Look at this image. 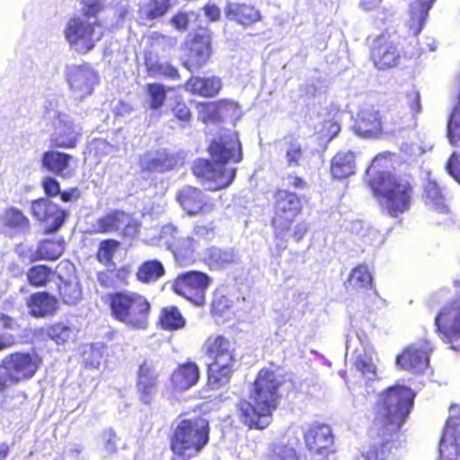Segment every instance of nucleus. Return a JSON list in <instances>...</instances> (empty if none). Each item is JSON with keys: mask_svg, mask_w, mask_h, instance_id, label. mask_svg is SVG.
Instances as JSON below:
<instances>
[{"mask_svg": "<svg viewBox=\"0 0 460 460\" xmlns=\"http://www.w3.org/2000/svg\"><path fill=\"white\" fill-rule=\"evenodd\" d=\"M211 428L205 414L180 420L168 437L171 460H190L208 445Z\"/></svg>", "mask_w": 460, "mask_h": 460, "instance_id": "obj_3", "label": "nucleus"}, {"mask_svg": "<svg viewBox=\"0 0 460 460\" xmlns=\"http://www.w3.org/2000/svg\"><path fill=\"white\" fill-rule=\"evenodd\" d=\"M395 363L402 370L419 375L428 369L429 355L423 348L410 345L396 356Z\"/></svg>", "mask_w": 460, "mask_h": 460, "instance_id": "obj_24", "label": "nucleus"}, {"mask_svg": "<svg viewBox=\"0 0 460 460\" xmlns=\"http://www.w3.org/2000/svg\"><path fill=\"white\" fill-rule=\"evenodd\" d=\"M288 187L294 190H303L308 187L307 181L301 176L289 173L286 176Z\"/></svg>", "mask_w": 460, "mask_h": 460, "instance_id": "obj_62", "label": "nucleus"}, {"mask_svg": "<svg viewBox=\"0 0 460 460\" xmlns=\"http://www.w3.org/2000/svg\"><path fill=\"white\" fill-rule=\"evenodd\" d=\"M64 36L70 46L76 48L79 53L86 54L103 38L104 26L100 20L90 22L73 16L65 26Z\"/></svg>", "mask_w": 460, "mask_h": 460, "instance_id": "obj_10", "label": "nucleus"}, {"mask_svg": "<svg viewBox=\"0 0 460 460\" xmlns=\"http://www.w3.org/2000/svg\"><path fill=\"white\" fill-rule=\"evenodd\" d=\"M157 325L166 332H177L186 327L187 320L178 306L170 305L161 308Z\"/></svg>", "mask_w": 460, "mask_h": 460, "instance_id": "obj_35", "label": "nucleus"}, {"mask_svg": "<svg viewBox=\"0 0 460 460\" xmlns=\"http://www.w3.org/2000/svg\"><path fill=\"white\" fill-rule=\"evenodd\" d=\"M171 7V2L167 0H151L146 16L149 19H156L164 15Z\"/></svg>", "mask_w": 460, "mask_h": 460, "instance_id": "obj_56", "label": "nucleus"}, {"mask_svg": "<svg viewBox=\"0 0 460 460\" xmlns=\"http://www.w3.org/2000/svg\"><path fill=\"white\" fill-rule=\"evenodd\" d=\"M31 214L44 228V234H53L64 225L67 212L57 203L46 198L31 202Z\"/></svg>", "mask_w": 460, "mask_h": 460, "instance_id": "obj_17", "label": "nucleus"}, {"mask_svg": "<svg viewBox=\"0 0 460 460\" xmlns=\"http://www.w3.org/2000/svg\"><path fill=\"white\" fill-rule=\"evenodd\" d=\"M221 79L217 76L201 77L190 76L185 81L183 88L192 95L203 98H214L222 90Z\"/></svg>", "mask_w": 460, "mask_h": 460, "instance_id": "obj_29", "label": "nucleus"}, {"mask_svg": "<svg viewBox=\"0 0 460 460\" xmlns=\"http://www.w3.org/2000/svg\"><path fill=\"white\" fill-rule=\"evenodd\" d=\"M287 144L286 158L288 166H299L303 158V146L296 137L293 135L285 137Z\"/></svg>", "mask_w": 460, "mask_h": 460, "instance_id": "obj_52", "label": "nucleus"}, {"mask_svg": "<svg viewBox=\"0 0 460 460\" xmlns=\"http://www.w3.org/2000/svg\"><path fill=\"white\" fill-rule=\"evenodd\" d=\"M41 186L46 195V199H51L60 195V184L57 179L47 176L42 179Z\"/></svg>", "mask_w": 460, "mask_h": 460, "instance_id": "obj_58", "label": "nucleus"}, {"mask_svg": "<svg viewBox=\"0 0 460 460\" xmlns=\"http://www.w3.org/2000/svg\"><path fill=\"white\" fill-rule=\"evenodd\" d=\"M59 280L57 286L58 297L66 305H75L82 298V287L77 280L65 279L60 273L58 274Z\"/></svg>", "mask_w": 460, "mask_h": 460, "instance_id": "obj_40", "label": "nucleus"}, {"mask_svg": "<svg viewBox=\"0 0 460 460\" xmlns=\"http://www.w3.org/2000/svg\"><path fill=\"white\" fill-rule=\"evenodd\" d=\"M186 59L183 66L190 71H199L205 66L212 56L211 32L206 28L195 31L186 41Z\"/></svg>", "mask_w": 460, "mask_h": 460, "instance_id": "obj_14", "label": "nucleus"}, {"mask_svg": "<svg viewBox=\"0 0 460 460\" xmlns=\"http://www.w3.org/2000/svg\"><path fill=\"white\" fill-rule=\"evenodd\" d=\"M64 251V240L55 238L44 239L38 243L36 250L31 254L30 261H54L63 254Z\"/></svg>", "mask_w": 460, "mask_h": 460, "instance_id": "obj_34", "label": "nucleus"}, {"mask_svg": "<svg viewBox=\"0 0 460 460\" xmlns=\"http://www.w3.org/2000/svg\"><path fill=\"white\" fill-rule=\"evenodd\" d=\"M175 200L189 217L206 215L215 209V201L205 190L191 185H184L175 193Z\"/></svg>", "mask_w": 460, "mask_h": 460, "instance_id": "obj_16", "label": "nucleus"}, {"mask_svg": "<svg viewBox=\"0 0 460 460\" xmlns=\"http://www.w3.org/2000/svg\"><path fill=\"white\" fill-rule=\"evenodd\" d=\"M355 369L368 380L377 379V367L370 355H358L353 362Z\"/></svg>", "mask_w": 460, "mask_h": 460, "instance_id": "obj_51", "label": "nucleus"}, {"mask_svg": "<svg viewBox=\"0 0 460 460\" xmlns=\"http://www.w3.org/2000/svg\"><path fill=\"white\" fill-rule=\"evenodd\" d=\"M66 80L72 92L81 100L92 94L99 82L98 75L87 64L67 67Z\"/></svg>", "mask_w": 460, "mask_h": 460, "instance_id": "obj_22", "label": "nucleus"}, {"mask_svg": "<svg viewBox=\"0 0 460 460\" xmlns=\"http://www.w3.org/2000/svg\"><path fill=\"white\" fill-rule=\"evenodd\" d=\"M161 238L165 241L167 248L181 266H186L194 261L198 247L190 235L180 237L178 227L173 224H166L162 227Z\"/></svg>", "mask_w": 460, "mask_h": 460, "instance_id": "obj_18", "label": "nucleus"}, {"mask_svg": "<svg viewBox=\"0 0 460 460\" xmlns=\"http://www.w3.org/2000/svg\"><path fill=\"white\" fill-rule=\"evenodd\" d=\"M353 128L358 135L362 137H379L383 131L380 112L374 107L361 109L357 114Z\"/></svg>", "mask_w": 460, "mask_h": 460, "instance_id": "obj_25", "label": "nucleus"}, {"mask_svg": "<svg viewBox=\"0 0 460 460\" xmlns=\"http://www.w3.org/2000/svg\"><path fill=\"white\" fill-rule=\"evenodd\" d=\"M165 274L163 263L155 259L143 261L136 272V278L142 284H151Z\"/></svg>", "mask_w": 460, "mask_h": 460, "instance_id": "obj_42", "label": "nucleus"}, {"mask_svg": "<svg viewBox=\"0 0 460 460\" xmlns=\"http://www.w3.org/2000/svg\"><path fill=\"white\" fill-rule=\"evenodd\" d=\"M207 150L210 159L194 161L192 174L211 183L208 190L219 191L228 188L236 177V169H228L226 164L230 162L240 163L243 159L242 145L237 134L226 131L218 135L210 141Z\"/></svg>", "mask_w": 460, "mask_h": 460, "instance_id": "obj_2", "label": "nucleus"}, {"mask_svg": "<svg viewBox=\"0 0 460 460\" xmlns=\"http://www.w3.org/2000/svg\"><path fill=\"white\" fill-rule=\"evenodd\" d=\"M306 449L310 454L325 459L335 452L334 437L329 425L313 423L303 436Z\"/></svg>", "mask_w": 460, "mask_h": 460, "instance_id": "obj_19", "label": "nucleus"}, {"mask_svg": "<svg viewBox=\"0 0 460 460\" xmlns=\"http://www.w3.org/2000/svg\"><path fill=\"white\" fill-rule=\"evenodd\" d=\"M29 314L34 318L54 316L59 309L58 297L47 291L32 293L27 299Z\"/></svg>", "mask_w": 460, "mask_h": 460, "instance_id": "obj_27", "label": "nucleus"}, {"mask_svg": "<svg viewBox=\"0 0 460 460\" xmlns=\"http://www.w3.org/2000/svg\"><path fill=\"white\" fill-rule=\"evenodd\" d=\"M394 33L388 30L376 36L369 47L370 59L379 70H386L399 65L401 52Z\"/></svg>", "mask_w": 460, "mask_h": 460, "instance_id": "obj_13", "label": "nucleus"}, {"mask_svg": "<svg viewBox=\"0 0 460 460\" xmlns=\"http://www.w3.org/2000/svg\"><path fill=\"white\" fill-rule=\"evenodd\" d=\"M437 0H415L409 6V31L415 37L421 32L429 16V10Z\"/></svg>", "mask_w": 460, "mask_h": 460, "instance_id": "obj_31", "label": "nucleus"}, {"mask_svg": "<svg viewBox=\"0 0 460 460\" xmlns=\"http://www.w3.org/2000/svg\"><path fill=\"white\" fill-rule=\"evenodd\" d=\"M348 282L358 288L371 289L373 288V277L365 263L358 264L351 270Z\"/></svg>", "mask_w": 460, "mask_h": 460, "instance_id": "obj_49", "label": "nucleus"}, {"mask_svg": "<svg viewBox=\"0 0 460 460\" xmlns=\"http://www.w3.org/2000/svg\"><path fill=\"white\" fill-rule=\"evenodd\" d=\"M2 227L13 231H26L30 228V220L24 213L14 207L4 209L0 216Z\"/></svg>", "mask_w": 460, "mask_h": 460, "instance_id": "obj_41", "label": "nucleus"}, {"mask_svg": "<svg viewBox=\"0 0 460 460\" xmlns=\"http://www.w3.org/2000/svg\"><path fill=\"white\" fill-rule=\"evenodd\" d=\"M120 245V242L113 238L100 241L95 253L97 261L105 266L112 265L114 256L119 250Z\"/></svg>", "mask_w": 460, "mask_h": 460, "instance_id": "obj_47", "label": "nucleus"}, {"mask_svg": "<svg viewBox=\"0 0 460 460\" xmlns=\"http://www.w3.org/2000/svg\"><path fill=\"white\" fill-rule=\"evenodd\" d=\"M177 44V38L153 31L147 36V49L144 51V66L150 77L164 76L172 80H180L177 67L170 63H163L159 54H166Z\"/></svg>", "mask_w": 460, "mask_h": 460, "instance_id": "obj_8", "label": "nucleus"}, {"mask_svg": "<svg viewBox=\"0 0 460 460\" xmlns=\"http://www.w3.org/2000/svg\"><path fill=\"white\" fill-rule=\"evenodd\" d=\"M435 325L444 341L460 338V296L444 305L435 317Z\"/></svg>", "mask_w": 460, "mask_h": 460, "instance_id": "obj_20", "label": "nucleus"}, {"mask_svg": "<svg viewBox=\"0 0 460 460\" xmlns=\"http://www.w3.org/2000/svg\"><path fill=\"white\" fill-rule=\"evenodd\" d=\"M97 280L103 288H111L116 286L112 272L107 270L98 272Z\"/></svg>", "mask_w": 460, "mask_h": 460, "instance_id": "obj_63", "label": "nucleus"}, {"mask_svg": "<svg viewBox=\"0 0 460 460\" xmlns=\"http://www.w3.org/2000/svg\"><path fill=\"white\" fill-rule=\"evenodd\" d=\"M146 92L149 98V108L151 110L157 111L164 106L167 97V89L163 84H146Z\"/></svg>", "mask_w": 460, "mask_h": 460, "instance_id": "obj_50", "label": "nucleus"}, {"mask_svg": "<svg viewBox=\"0 0 460 460\" xmlns=\"http://www.w3.org/2000/svg\"><path fill=\"white\" fill-rule=\"evenodd\" d=\"M261 460H302L300 453L292 446L284 443L271 444Z\"/></svg>", "mask_w": 460, "mask_h": 460, "instance_id": "obj_46", "label": "nucleus"}, {"mask_svg": "<svg viewBox=\"0 0 460 460\" xmlns=\"http://www.w3.org/2000/svg\"><path fill=\"white\" fill-rule=\"evenodd\" d=\"M216 236L215 227L212 226L196 225L192 229L190 237L198 247H203L214 240Z\"/></svg>", "mask_w": 460, "mask_h": 460, "instance_id": "obj_53", "label": "nucleus"}, {"mask_svg": "<svg viewBox=\"0 0 460 460\" xmlns=\"http://www.w3.org/2000/svg\"><path fill=\"white\" fill-rule=\"evenodd\" d=\"M398 445L394 440H386L379 445H375L368 450L361 453L356 460H394V449H397Z\"/></svg>", "mask_w": 460, "mask_h": 460, "instance_id": "obj_45", "label": "nucleus"}, {"mask_svg": "<svg viewBox=\"0 0 460 460\" xmlns=\"http://www.w3.org/2000/svg\"><path fill=\"white\" fill-rule=\"evenodd\" d=\"M225 13L226 17L243 28H248L261 21L262 15L254 5L245 3H229Z\"/></svg>", "mask_w": 460, "mask_h": 460, "instance_id": "obj_30", "label": "nucleus"}, {"mask_svg": "<svg viewBox=\"0 0 460 460\" xmlns=\"http://www.w3.org/2000/svg\"><path fill=\"white\" fill-rule=\"evenodd\" d=\"M172 118L184 128L190 125L193 119V113L188 106L185 99L179 95L176 96L169 107Z\"/></svg>", "mask_w": 460, "mask_h": 460, "instance_id": "obj_48", "label": "nucleus"}, {"mask_svg": "<svg viewBox=\"0 0 460 460\" xmlns=\"http://www.w3.org/2000/svg\"><path fill=\"white\" fill-rule=\"evenodd\" d=\"M116 286H128L131 277L129 266H121L112 271Z\"/></svg>", "mask_w": 460, "mask_h": 460, "instance_id": "obj_59", "label": "nucleus"}, {"mask_svg": "<svg viewBox=\"0 0 460 460\" xmlns=\"http://www.w3.org/2000/svg\"><path fill=\"white\" fill-rule=\"evenodd\" d=\"M212 279L206 272L189 270L175 276L172 280V291L196 306H203L207 303V292Z\"/></svg>", "mask_w": 460, "mask_h": 460, "instance_id": "obj_11", "label": "nucleus"}, {"mask_svg": "<svg viewBox=\"0 0 460 460\" xmlns=\"http://www.w3.org/2000/svg\"><path fill=\"white\" fill-rule=\"evenodd\" d=\"M72 155L58 150H48L41 155V166L47 172L65 178L70 168Z\"/></svg>", "mask_w": 460, "mask_h": 460, "instance_id": "obj_32", "label": "nucleus"}, {"mask_svg": "<svg viewBox=\"0 0 460 460\" xmlns=\"http://www.w3.org/2000/svg\"><path fill=\"white\" fill-rule=\"evenodd\" d=\"M367 184L391 217H398L410 208L413 197L410 181L390 172L378 171L373 172Z\"/></svg>", "mask_w": 460, "mask_h": 460, "instance_id": "obj_6", "label": "nucleus"}, {"mask_svg": "<svg viewBox=\"0 0 460 460\" xmlns=\"http://www.w3.org/2000/svg\"><path fill=\"white\" fill-rule=\"evenodd\" d=\"M285 383V376L279 374V367L261 368L252 384L249 399H241L237 403L241 423L248 429H267L282 398L280 390Z\"/></svg>", "mask_w": 460, "mask_h": 460, "instance_id": "obj_1", "label": "nucleus"}, {"mask_svg": "<svg viewBox=\"0 0 460 460\" xmlns=\"http://www.w3.org/2000/svg\"><path fill=\"white\" fill-rule=\"evenodd\" d=\"M340 131V119L333 117L326 119L323 121L320 133L324 139L330 141L337 137Z\"/></svg>", "mask_w": 460, "mask_h": 460, "instance_id": "obj_54", "label": "nucleus"}, {"mask_svg": "<svg viewBox=\"0 0 460 460\" xmlns=\"http://www.w3.org/2000/svg\"><path fill=\"white\" fill-rule=\"evenodd\" d=\"M159 385V374L152 361L144 359L136 375V390L139 401L146 405L154 402Z\"/></svg>", "mask_w": 460, "mask_h": 460, "instance_id": "obj_21", "label": "nucleus"}, {"mask_svg": "<svg viewBox=\"0 0 460 460\" xmlns=\"http://www.w3.org/2000/svg\"><path fill=\"white\" fill-rule=\"evenodd\" d=\"M416 393L407 385L395 384L383 390L376 402L374 423L398 431L413 409Z\"/></svg>", "mask_w": 460, "mask_h": 460, "instance_id": "obj_5", "label": "nucleus"}, {"mask_svg": "<svg viewBox=\"0 0 460 460\" xmlns=\"http://www.w3.org/2000/svg\"><path fill=\"white\" fill-rule=\"evenodd\" d=\"M230 308L228 298L224 295H215L210 304V312L213 315L221 316Z\"/></svg>", "mask_w": 460, "mask_h": 460, "instance_id": "obj_57", "label": "nucleus"}, {"mask_svg": "<svg viewBox=\"0 0 460 460\" xmlns=\"http://www.w3.org/2000/svg\"><path fill=\"white\" fill-rule=\"evenodd\" d=\"M103 301L114 321L133 331L148 328L152 305L144 294L128 289L113 290L105 295Z\"/></svg>", "mask_w": 460, "mask_h": 460, "instance_id": "obj_4", "label": "nucleus"}, {"mask_svg": "<svg viewBox=\"0 0 460 460\" xmlns=\"http://www.w3.org/2000/svg\"><path fill=\"white\" fill-rule=\"evenodd\" d=\"M202 261L210 270H221L234 262V255L232 250L210 246L206 249Z\"/></svg>", "mask_w": 460, "mask_h": 460, "instance_id": "obj_38", "label": "nucleus"}, {"mask_svg": "<svg viewBox=\"0 0 460 460\" xmlns=\"http://www.w3.org/2000/svg\"><path fill=\"white\" fill-rule=\"evenodd\" d=\"M274 216L272 226L276 235H284L302 211L301 199L295 192L278 189L273 195Z\"/></svg>", "mask_w": 460, "mask_h": 460, "instance_id": "obj_12", "label": "nucleus"}, {"mask_svg": "<svg viewBox=\"0 0 460 460\" xmlns=\"http://www.w3.org/2000/svg\"><path fill=\"white\" fill-rule=\"evenodd\" d=\"M41 364L42 358L35 352L19 350L5 355L0 363L6 372V376H0V394L11 385L33 378Z\"/></svg>", "mask_w": 460, "mask_h": 460, "instance_id": "obj_9", "label": "nucleus"}, {"mask_svg": "<svg viewBox=\"0 0 460 460\" xmlns=\"http://www.w3.org/2000/svg\"><path fill=\"white\" fill-rule=\"evenodd\" d=\"M81 136V131L72 120L59 119L49 137V143L55 149H73L77 146Z\"/></svg>", "mask_w": 460, "mask_h": 460, "instance_id": "obj_26", "label": "nucleus"}, {"mask_svg": "<svg viewBox=\"0 0 460 460\" xmlns=\"http://www.w3.org/2000/svg\"><path fill=\"white\" fill-rule=\"evenodd\" d=\"M20 328L17 320L9 314L0 312V331L4 332L0 333V352L9 349L15 345L18 341L13 334L7 333L8 331H14Z\"/></svg>", "mask_w": 460, "mask_h": 460, "instance_id": "obj_44", "label": "nucleus"}, {"mask_svg": "<svg viewBox=\"0 0 460 460\" xmlns=\"http://www.w3.org/2000/svg\"><path fill=\"white\" fill-rule=\"evenodd\" d=\"M83 9L82 14L84 17V20H88L90 18L97 19L98 14L103 11L104 5L101 0H82Z\"/></svg>", "mask_w": 460, "mask_h": 460, "instance_id": "obj_55", "label": "nucleus"}, {"mask_svg": "<svg viewBox=\"0 0 460 460\" xmlns=\"http://www.w3.org/2000/svg\"><path fill=\"white\" fill-rule=\"evenodd\" d=\"M139 223L128 213L120 209H112L98 217L93 226L91 233L107 234L121 230L124 237L136 236L139 232Z\"/></svg>", "mask_w": 460, "mask_h": 460, "instance_id": "obj_15", "label": "nucleus"}, {"mask_svg": "<svg viewBox=\"0 0 460 460\" xmlns=\"http://www.w3.org/2000/svg\"><path fill=\"white\" fill-rule=\"evenodd\" d=\"M202 351L210 362L207 364V382L213 389L226 385L232 377L235 359V349L231 341L222 334L208 336Z\"/></svg>", "mask_w": 460, "mask_h": 460, "instance_id": "obj_7", "label": "nucleus"}, {"mask_svg": "<svg viewBox=\"0 0 460 460\" xmlns=\"http://www.w3.org/2000/svg\"><path fill=\"white\" fill-rule=\"evenodd\" d=\"M189 15L183 12H178L171 18L172 25L178 31H186L189 25Z\"/></svg>", "mask_w": 460, "mask_h": 460, "instance_id": "obj_61", "label": "nucleus"}, {"mask_svg": "<svg viewBox=\"0 0 460 460\" xmlns=\"http://www.w3.org/2000/svg\"><path fill=\"white\" fill-rule=\"evenodd\" d=\"M460 154L454 152L449 157L447 168L450 175H452L457 182L460 183V163H459Z\"/></svg>", "mask_w": 460, "mask_h": 460, "instance_id": "obj_60", "label": "nucleus"}, {"mask_svg": "<svg viewBox=\"0 0 460 460\" xmlns=\"http://www.w3.org/2000/svg\"><path fill=\"white\" fill-rule=\"evenodd\" d=\"M330 172L332 178L346 179L356 172L354 154L350 151L338 152L331 160Z\"/></svg>", "mask_w": 460, "mask_h": 460, "instance_id": "obj_36", "label": "nucleus"}, {"mask_svg": "<svg viewBox=\"0 0 460 460\" xmlns=\"http://www.w3.org/2000/svg\"><path fill=\"white\" fill-rule=\"evenodd\" d=\"M78 329L63 322H56L47 326L46 335L57 346L66 347L75 342Z\"/></svg>", "mask_w": 460, "mask_h": 460, "instance_id": "obj_37", "label": "nucleus"}, {"mask_svg": "<svg viewBox=\"0 0 460 460\" xmlns=\"http://www.w3.org/2000/svg\"><path fill=\"white\" fill-rule=\"evenodd\" d=\"M200 379V368L193 361L187 360L179 364L171 375V383L174 389L187 391L197 385Z\"/></svg>", "mask_w": 460, "mask_h": 460, "instance_id": "obj_28", "label": "nucleus"}, {"mask_svg": "<svg viewBox=\"0 0 460 460\" xmlns=\"http://www.w3.org/2000/svg\"><path fill=\"white\" fill-rule=\"evenodd\" d=\"M139 167L143 172H164L172 168V163L167 154L146 153L139 158Z\"/></svg>", "mask_w": 460, "mask_h": 460, "instance_id": "obj_39", "label": "nucleus"}, {"mask_svg": "<svg viewBox=\"0 0 460 460\" xmlns=\"http://www.w3.org/2000/svg\"><path fill=\"white\" fill-rule=\"evenodd\" d=\"M56 274L50 266L47 264H36L30 267L26 272L28 284L33 288H45L53 279Z\"/></svg>", "mask_w": 460, "mask_h": 460, "instance_id": "obj_43", "label": "nucleus"}, {"mask_svg": "<svg viewBox=\"0 0 460 460\" xmlns=\"http://www.w3.org/2000/svg\"><path fill=\"white\" fill-rule=\"evenodd\" d=\"M422 199L431 212L438 215L448 216L450 208L446 203V198L441 188L434 181H429L423 189Z\"/></svg>", "mask_w": 460, "mask_h": 460, "instance_id": "obj_33", "label": "nucleus"}, {"mask_svg": "<svg viewBox=\"0 0 460 460\" xmlns=\"http://www.w3.org/2000/svg\"><path fill=\"white\" fill-rule=\"evenodd\" d=\"M197 107L199 119L205 124L221 122L225 118L234 115L239 109L238 103L229 99L199 102Z\"/></svg>", "mask_w": 460, "mask_h": 460, "instance_id": "obj_23", "label": "nucleus"}, {"mask_svg": "<svg viewBox=\"0 0 460 460\" xmlns=\"http://www.w3.org/2000/svg\"><path fill=\"white\" fill-rule=\"evenodd\" d=\"M59 198L63 202L76 201L81 198V191L78 187H71L61 191Z\"/></svg>", "mask_w": 460, "mask_h": 460, "instance_id": "obj_64", "label": "nucleus"}]
</instances>
